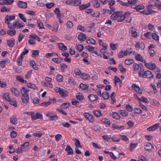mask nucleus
<instances>
[{"instance_id": "12", "label": "nucleus", "mask_w": 161, "mask_h": 161, "mask_svg": "<svg viewBox=\"0 0 161 161\" xmlns=\"http://www.w3.org/2000/svg\"><path fill=\"white\" fill-rule=\"evenodd\" d=\"M144 149L147 151L151 150L153 148L152 144L149 142H146L144 145Z\"/></svg>"}, {"instance_id": "45", "label": "nucleus", "mask_w": 161, "mask_h": 161, "mask_svg": "<svg viewBox=\"0 0 161 161\" xmlns=\"http://www.w3.org/2000/svg\"><path fill=\"white\" fill-rule=\"evenodd\" d=\"M37 24L38 27L40 29H44V26L42 21L40 19H37Z\"/></svg>"}, {"instance_id": "41", "label": "nucleus", "mask_w": 161, "mask_h": 161, "mask_svg": "<svg viewBox=\"0 0 161 161\" xmlns=\"http://www.w3.org/2000/svg\"><path fill=\"white\" fill-rule=\"evenodd\" d=\"M92 3H93V7L95 8H98L100 6V4L97 0H92Z\"/></svg>"}, {"instance_id": "51", "label": "nucleus", "mask_w": 161, "mask_h": 161, "mask_svg": "<svg viewBox=\"0 0 161 161\" xmlns=\"http://www.w3.org/2000/svg\"><path fill=\"white\" fill-rule=\"evenodd\" d=\"M137 145V144L136 143H131L129 146V150L132 152L133 150L135 148Z\"/></svg>"}, {"instance_id": "26", "label": "nucleus", "mask_w": 161, "mask_h": 161, "mask_svg": "<svg viewBox=\"0 0 161 161\" xmlns=\"http://www.w3.org/2000/svg\"><path fill=\"white\" fill-rule=\"evenodd\" d=\"M29 90L27 88L25 87H22L20 90V92L22 95H28L27 92Z\"/></svg>"}, {"instance_id": "57", "label": "nucleus", "mask_w": 161, "mask_h": 161, "mask_svg": "<svg viewBox=\"0 0 161 161\" xmlns=\"http://www.w3.org/2000/svg\"><path fill=\"white\" fill-rule=\"evenodd\" d=\"M118 68L121 72L123 73H125L126 72V69L123 68L122 64H119L118 66Z\"/></svg>"}, {"instance_id": "29", "label": "nucleus", "mask_w": 161, "mask_h": 161, "mask_svg": "<svg viewBox=\"0 0 161 161\" xmlns=\"http://www.w3.org/2000/svg\"><path fill=\"white\" fill-rule=\"evenodd\" d=\"M124 127V126H119L114 124H113L112 125V128L113 130H122V128Z\"/></svg>"}, {"instance_id": "56", "label": "nucleus", "mask_w": 161, "mask_h": 161, "mask_svg": "<svg viewBox=\"0 0 161 161\" xmlns=\"http://www.w3.org/2000/svg\"><path fill=\"white\" fill-rule=\"evenodd\" d=\"M27 86L29 88H32L34 89H36L37 88V86L35 85L31 84V83H27Z\"/></svg>"}, {"instance_id": "24", "label": "nucleus", "mask_w": 161, "mask_h": 161, "mask_svg": "<svg viewBox=\"0 0 161 161\" xmlns=\"http://www.w3.org/2000/svg\"><path fill=\"white\" fill-rule=\"evenodd\" d=\"M7 42L8 46L9 47H12L14 44L15 40L13 38H11L10 40H7Z\"/></svg>"}, {"instance_id": "34", "label": "nucleus", "mask_w": 161, "mask_h": 161, "mask_svg": "<svg viewBox=\"0 0 161 161\" xmlns=\"http://www.w3.org/2000/svg\"><path fill=\"white\" fill-rule=\"evenodd\" d=\"M68 67V66L67 65L64 63H62L60 65L59 69L61 71L64 72L65 69H66Z\"/></svg>"}, {"instance_id": "58", "label": "nucleus", "mask_w": 161, "mask_h": 161, "mask_svg": "<svg viewBox=\"0 0 161 161\" xmlns=\"http://www.w3.org/2000/svg\"><path fill=\"white\" fill-rule=\"evenodd\" d=\"M8 102L11 105H12L15 107H16L17 106V103L15 100L13 99L11 100L10 99Z\"/></svg>"}, {"instance_id": "6", "label": "nucleus", "mask_w": 161, "mask_h": 161, "mask_svg": "<svg viewBox=\"0 0 161 161\" xmlns=\"http://www.w3.org/2000/svg\"><path fill=\"white\" fill-rule=\"evenodd\" d=\"M30 114L32 119L35 120L37 119H42V115L41 113L39 112H37L35 113L32 112H30Z\"/></svg>"}, {"instance_id": "47", "label": "nucleus", "mask_w": 161, "mask_h": 161, "mask_svg": "<svg viewBox=\"0 0 161 161\" xmlns=\"http://www.w3.org/2000/svg\"><path fill=\"white\" fill-rule=\"evenodd\" d=\"M69 106V103H65L62 104L60 106L61 109H65Z\"/></svg>"}, {"instance_id": "53", "label": "nucleus", "mask_w": 161, "mask_h": 161, "mask_svg": "<svg viewBox=\"0 0 161 161\" xmlns=\"http://www.w3.org/2000/svg\"><path fill=\"white\" fill-rule=\"evenodd\" d=\"M152 38L155 41H158L159 40V38L158 36L155 33H152Z\"/></svg>"}, {"instance_id": "48", "label": "nucleus", "mask_w": 161, "mask_h": 161, "mask_svg": "<svg viewBox=\"0 0 161 161\" xmlns=\"http://www.w3.org/2000/svg\"><path fill=\"white\" fill-rule=\"evenodd\" d=\"M93 112L94 115L97 117H99L102 115L101 112L99 110H94Z\"/></svg>"}, {"instance_id": "17", "label": "nucleus", "mask_w": 161, "mask_h": 161, "mask_svg": "<svg viewBox=\"0 0 161 161\" xmlns=\"http://www.w3.org/2000/svg\"><path fill=\"white\" fill-rule=\"evenodd\" d=\"M155 6H156V5L154 3L153 4H150L148 5L146 7L147 10L151 12V14L154 13L156 11L155 10H152V8L153 7Z\"/></svg>"}, {"instance_id": "63", "label": "nucleus", "mask_w": 161, "mask_h": 161, "mask_svg": "<svg viewBox=\"0 0 161 161\" xmlns=\"http://www.w3.org/2000/svg\"><path fill=\"white\" fill-rule=\"evenodd\" d=\"M32 73V71L31 70H30L28 71L27 74L25 75V77L26 79H28L30 78L31 77Z\"/></svg>"}, {"instance_id": "36", "label": "nucleus", "mask_w": 161, "mask_h": 161, "mask_svg": "<svg viewBox=\"0 0 161 161\" xmlns=\"http://www.w3.org/2000/svg\"><path fill=\"white\" fill-rule=\"evenodd\" d=\"M76 98L81 102L84 99V97L83 95L80 93L78 92L76 93Z\"/></svg>"}, {"instance_id": "64", "label": "nucleus", "mask_w": 161, "mask_h": 161, "mask_svg": "<svg viewBox=\"0 0 161 161\" xmlns=\"http://www.w3.org/2000/svg\"><path fill=\"white\" fill-rule=\"evenodd\" d=\"M18 16L19 18L22 20L24 22H26V19L24 17V15L21 13H19L18 14Z\"/></svg>"}, {"instance_id": "32", "label": "nucleus", "mask_w": 161, "mask_h": 161, "mask_svg": "<svg viewBox=\"0 0 161 161\" xmlns=\"http://www.w3.org/2000/svg\"><path fill=\"white\" fill-rule=\"evenodd\" d=\"M10 90L11 92L14 93L16 96H19V92L14 87L11 88Z\"/></svg>"}, {"instance_id": "1", "label": "nucleus", "mask_w": 161, "mask_h": 161, "mask_svg": "<svg viewBox=\"0 0 161 161\" xmlns=\"http://www.w3.org/2000/svg\"><path fill=\"white\" fill-rule=\"evenodd\" d=\"M109 14H112L110 18L112 20H116L118 22H121L124 20V17L122 12L115 11L113 13L110 12Z\"/></svg>"}, {"instance_id": "21", "label": "nucleus", "mask_w": 161, "mask_h": 161, "mask_svg": "<svg viewBox=\"0 0 161 161\" xmlns=\"http://www.w3.org/2000/svg\"><path fill=\"white\" fill-rule=\"evenodd\" d=\"M21 98L23 103L26 104L29 101V97L28 95H22Z\"/></svg>"}, {"instance_id": "11", "label": "nucleus", "mask_w": 161, "mask_h": 161, "mask_svg": "<svg viewBox=\"0 0 161 161\" xmlns=\"http://www.w3.org/2000/svg\"><path fill=\"white\" fill-rule=\"evenodd\" d=\"M131 87L138 94H139L140 95H141L142 94V92L140 87L136 84H132L131 85Z\"/></svg>"}, {"instance_id": "22", "label": "nucleus", "mask_w": 161, "mask_h": 161, "mask_svg": "<svg viewBox=\"0 0 161 161\" xmlns=\"http://www.w3.org/2000/svg\"><path fill=\"white\" fill-rule=\"evenodd\" d=\"M9 29V30L7 31V33L10 36H14L16 33V31L15 30V28Z\"/></svg>"}, {"instance_id": "42", "label": "nucleus", "mask_w": 161, "mask_h": 161, "mask_svg": "<svg viewBox=\"0 0 161 161\" xmlns=\"http://www.w3.org/2000/svg\"><path fill=\"white\" fill-rule=\"evenodd\" d=\"M30 64L32 68L35 70H37L38 69V67L36 65L35 62L33 60H31L30 62Z\"/></svg>"}, {"instance_id": "19", "label": "nucleus", "mask_w": 161, "mask_h": 161, "mask_svg": "<svg viewBox=\"0 0 161 161\" xmlns=\"http://www.w3.org/2000/svg\"><path fill=\"white\" fill-rule=\"evenodd\" d=\"M88 98L90 101L94 102L97 100L98 99V97L97 95L91 94L88 96Z\"/></svg>"}, {"instance_id": "61", "label": "nucleus", "mask_w": 161, "mask_h": 161, "mask_svg": "<svg viewBox=\"0 0 161 161\" xmlns=\"http://www.w3.org/2000/svg\"><path fill=\"white\" fill-rule=\"evenodd\" d=\"M6 61L7 60L6 59H4L0 61V66L1 68H3L5 67V63Z\"/></svg>"}, {"instance_id": "40", "label": "nucleus", "mask_w": 161, "mask_h": 161, "mask_svg": "<svg viewBox=\"0 0 161 161\" xmlns=\"http://www.w3.org/2000/svg\"><path fill=\"white\" fill-rule=\"evenodd\" d=\"M90 2H89L87 4L80 5L79 6V8L80 10H84L86 8H87L89 7L90 6Z\"/></svg>"}, {"instance_id": "33", "label": "nucleus", "mask_w": 161, "mask_h": 161, "mask_svg": "<svg viewBox=\"0 0 161 161\" xmlns=\"http://www.w3.org/2000/svg\"><path fill=\"white\" fill-rule=\"evenodd\" d=\"M2 95L3 97L5 99L8 101L10 100V98L9 97V94L8 93L3 92L2 93Z\"/></svg>"}, {"instance_id": "9", "label": "nucleus", "mask_w": 161, "mask_h": 161, "mask_svg": "<svg viewBox=\"0 0 161 161\" xmlns=\"http://www.w3.org/2000/svg\"><path fill=\"white\" fill-rule=\"evenodd\" d=\"M47 117H49L50 120L51 121L58 119V117L56 114H53L51 112H49L46 114Z\"/></svg>"}, {"instance_id": "7", "label": "nucleus", "mask_w": 161, "mask_h": 161, "mask_svg": "<svg viewBox=\"0 0 161 161\" xmlns=\"http://www.w3.org/2000/svg\"><path fill=\"white\" fill-rule=\"evenodd\" d=\"M144 65L146 68L149 69L153 70L155 69L156 68L155 64L152 62L147 63L146 61L144 60Z\"/></svg>"}, {"instance_id": "62", "label": "nucleus", "mask_w": 161, "mask_h": 161, "mask_svg": "<svg viewBox=\"0 0 161 161\" xmlns=\"http://www.w3.org/2000/svg\"><path fill=\"white\" fill-rule=\"evenodd\" d=\"M54 11L56 14L57 18H59V17H60V10L59 8H56Z\"/></svg>"}, {"instance_id": "31", "label": "nucleus", "mask_w": 161, "mask_h": 161, "mask_svg": "<svg viewBox=\"0 0 161 161\" xmlns=\"http://www.w3.org/2000/svg\"><path fill=\"white\" fill-rule=\"evenodd\" d=\"M84 115L87 121H91L92 119L93 116L87 113H85Z\"/></svg>"}, {"instance_id": "60", "label": "nucleus", "mask_w": 161, "mask_h": 161, "mask_svg": "<svg viewBox=\"0 0 161 161\" xmlns=\"http://www.w3.org/2000/svg\"><path fill=\"white\" fill-rule=\"evenodd\" d=\"M39 54V51L37 50H32V57L35 58L36 55Z\"/></svg>"}, {"instance_id": "50", "label": "nucleus", "mask_w": 161, "mask_h": 161, "mask_svg": "<svg viewBox=\"0 0 161 161\" xmlns=\"http://www.w3.org/2000/svg\"><path fill=\"white\" fill-rule=\"evenodd\" d=\"M79 87L82 90H86L88 88V86L85 84L80 83L79 85Z\"/></svg>"}, {"instance_id": "14", "label": "nucleus", "mask_w": 161, "mask_h": 161, "mask_svg": "<svg viewBox=\"0 0 161 161\" xmlns=\"http://www.w3.org/2000/svg\"><path fill=\"white\" fill-rule=\"evenodd\" d=\"M78 38L80 42H82L85 41L87 37L85 34L81 33H80L78 35Z\"/></svg>"}, {"instance_id": "35", "label": "nucleus", "mask_w": 161, "mask_h": 161, "mask_svg": "<svg viewBox=\"0 0 161 161\" xmlns=\"http://www.w3.org/2000/svg\"><path fill=\"white\" fill-rule=\"evenodd\" d=\"M118 112L120 114L124 117L127 116L128 114V112L125 110L120 109L119 110Z\"/></svg>"}, {"instance_id": "28", "label": "nucleus", "mask_w": 161, "mask_h": 161, "mask_svg": "<svg viewBox=\"0 0 161 161\" xmlns=\"http://www.w3.org/2000/svg\"><path fill=\"white\" fill-rule=\"evenodd\" d=\"M135 58L136 60H138L144 63L145 60H143L142 56L140 54H136L135 55Z\"/></svg>"}, {"instance_id": "38", "label": "nucleus", "mask_w": 161, "mask_h": 161, "mask_svg": "<svg viewBox=\"0 0 161 161\" xmlns=\"http://www.w3.org/2000/svg\"><path fill=\"white\" fill-rule=\"evenodd\" d=\"M112 117L116 120H118L120 118V116L119 113L117 112H113L112 113Z\"/></svg>"}, {"instance_id": "20", "label": "nucleus", "mask_w": 161, "mask_h": 161, "mask_svg": "<svg viewBox=\"0 0 161 161\" xmlns=\"http://www.w3.org/2000/svg\"><path fill=\"white\" fill-rule=\"evenodd\" d=\"M159 125V124L158 123H156L155 125L147 128V130L148 131H154L158 128Z\"/></svg>"}, {"instance_id": "37", "label": "nucleus", "mask_w": 161, "mask_h": 161, "mask_svg": "<svg viewBox=\"0 0 161 161\" xmlns=\"http://www.w3.org/2000/svg\"><path fill=\"white\" fill-rule=\"evenodd\" d=\"M65 151H67V154L68 155L72 154L73 153V151L69 145H67L66 146Z\"/></svg>"}, {"instance_id": "5", "label": "nucleus", "mask_w": 161, "mask_h": 161, "mask_svg": "<svg viewBox=\"0 0 161 161\" xmlns=\"http://www.w3.org/2000/svg\"><path fill=\"white\" fill-rule=\"evenodd\" d=\"M81 3V0H67L65 2L66 4L74 6H79Z\"/></svg>"}, {"instance_id": "27", "label": "nucleus", "mask_w": 161, "mask_h": 161, "mask_svg": "<svg viewBox=\"0 0 161 161\" xmlns=\"http://www.w3.org/2000/svg\"><path fill=\"white\" fill-rule=\"evenodd\" d=\"M23 60V57L19 55L17 58L16 59L17 64L19 66H21L22 64V61Z\"/></svg>"}, {"instance_id": "2", "label": "nucleus", "mask_w": 161, "mask_h": 161, "mask_svg": "<svg viewBox=\"0 0 161 161\" xmlns=\"http://www.w3.org/2000/svg\"><path fill=\"white\" fill-rule=\"evenodd\" d=\"M138 75L140 77H146L147 78H150L153 77V75L151 72L147 70L143 73V71L141 69H140V71L139 72Z\"/></svg>"}, {"instance_id": "4", "label": "nucleus", "mask_w": 161, "mask_h": 161, "mask_svg": "<svg viewBox=\"0 0 161 161\" xmlns=\"http://www.w3.org/2000/svg\"><path fill=\"white\" fill-rule=\"evenodd\" d=\"M54 90L56 92L58 93L61 97H67L68 92L64 89L59 87H56Z\"/></svg>"}, {"instance_id": "3", "label": "nucleus", "mask_w": 161, "mask_h": 161, "mask_svg": "<svg viewBox=\"0 0 161 161\" xmlns=\"http://www.w3.org/2000/svg\"><path fill=\"white\" fill-rule=\"evenodd\" d=\"M15 17L14 15L8 16L7 15L4 18L5 23L8 25V28L11 29L12 24L10 22V21L15 19Z\"/></svg>"}, {"instance_id": "44", "label": "nucleus", "mask_w": 161, "mask_h": 161, "mask_svg": "<svg viewBox=\"0 0 161 161\" xmlns=\"http://www.w3.org/2000/svg\"><path fill=\"white\" fill-rule=\"evenodd\" d=\"M133 60L130 58L126 59L125 61V64L127 65H130L133 63Z\"/></svg>"}, {"instance_id": "54", "label": "nucleus", "mask_w": 161, "mask_h": 161, "mask_svg": "<svg viewBox=\"0 0 161 161\" xmlns=\"http://www.w3.org/2000/svg\"><path fill=\"white\" fill-rule=\"evenodd\" d=\"M16 79L17 80H19L21 82L25 83L27 82V81L24 80L23 78L20 75L17 76L16 77Z\"/></svg>"}, {"instance_id": "55", "label": "nucleus", "mask_w": 161, "mask_h": 161, "mask_svg": "<svg viewBox=\"0 0 161 161\" xmlns=\"http://www.w3.org/2000/svg\"><path fill=\"white\" fill-rule=\"evenodd\" d=\"M132 53V49L131 48L126 49L124 52V54L125 56L130 55Z\"/></svg>"}, {"instance_id": "46", "label": "nucleus", "mask_w": 161, "mask_h": 161, "mask_svg": "<svg viewBox=\"0 0 161 161\" xmlns=\"http://www.w3.org/2000/svg\"><path fill=\"white\" fill-rule=\"evenodd\" d=\"M102 96L104 99L107 100L109 97V93L107 92H104L103 93Z\"/></svg>"}, {"instance_id": "43", "label": "nucleus", "mask_w": 161, "mask_h": 161, "mask_svg": "<svg viewBox=\"0 0 161 161\" xmlns=\"http://www.w3.org/2000/svg\"><path fill=\"white\" fill-rule=\"evenodd\" d=\"M56 79L58 82H62L63 80V77L61 75L58 74L56 75Z\"/></svg>"}, {"instance_id": "52", "label": "nucleus", "mask_w": 161, "mask_h": 161, "mask_svg": "<svg viewBox=\"0 0 161 161\" xmlns=\"http://www.w3.org/2000/svg\"><path fill=\"white\" fill-rule=\"evenodd\" d=\"M114 82L115 85H116V83H118V82H120V85L121 86V84L122 83V81L121 80H120L119 78L117 76H115L114 77Z\"/></svg>"}, {"instance_id": "30", "label": "nucleus", "mask_w": 161, "mask_h": 161, "mask_svg": "<svg viewBox=\"0 0 161 161\" xmlns=\"http://www.w3.org/2000/svg\"><path fill=\"white\" fill-rule=\"evenodd\" d=\"M86 42L87 44H91L92 45H94L96 43L95 40L92 38H90L88 37L86 38Z\"/></svg>"}, {"instance_id": "16", "label": "nucleus", "mask_w": 161, "mask_h": 161, "mask_svg": "<svg viewBox=\"0 0 161 161\" xmlns=\"http://www.w3.org/2000/svg\"><path fill=\"white\" fill-rule=\"evenodd\" d=\"M131 8H134L137 11H139L140 10L143 9L145 8V6L142 4H139L136 6L132 5Z\"/></svg>"}, {"instance_id": "8", "label": "nucleus", "mask_w": 161, "mask_h": 161, "mask_svg": "<svg viewBox=\"0 0 161 161\" xmlns=\"http://www.w3.org/2000/svg\"><path fill=\"white\" fill-rule=\"evenodd\" d=\"M24 26L23 23H19L17 22L16 20L13 21L12 23V28H16L17 29H20L21 28Z\"/></svg>"}, {"instance_id": "23", "label": "nucleus", "mask_w": 161, "mask_h": 161, "mask_svg": "<svg viewBox=\"0 0 161 161\" xmlns=\"http://www.w3.org/2000/svg\"><path fill=\"white\" fill-rule=\"evenodd\" d=\"M57 44L60 50L64 51L67 49L66 47L63 43H58Z\"/></svg>"}, {"instance_id": "25", "label": "nucleus", "mask_w": 161, "mask_h": 161, "mask_svg": "<svg viewBox=\"0 0 161 161\" xmlns=\"http://www.w3.org/2000/svg\"><path fill=\"white\" fill-rule=\"evenodd\" d=\"M80 77L82 79L85 80H89L91 79L90 76L85 73L81 74Z\"/></svg>"}, {"instance_id": "18", "label": "nucleus", "mask_w": 161, "mask_h": 161, "mask_svg": "<svg viewBox=\"0 0 161 161\" xmlns=\"http://www.w3.org/2000/svg\"><path fill=\"white\" fill-rule=\"evenodd\" d=\"M14 2V0H0V4L5 5H10Z\"/></svg>"}, {"instance_id": "15", "label": "nucleus", "mask_w": 161, "mask_h": 161, "mask_svg": "<svg viewBox=\"0 0 161 161\" xmlns=\"http://www.w3.org/2000/svg\"><path fill=\"white\" fill-rule=\"evenodd\" d=\"M17 6L20 8H25L27 7V4L26 3L19 1L17 3Z\"/></svg>"}, {"instance_id": "39", "label": "nucleus", "mask_w": 161, "mask_h": 161, "mask_svg": "<svg viewBox=\"0 0 161 161\" xmlns=\"http://www.w3.org/2000/svg\"><path fill=\"white\" fill-rule=\"evenodd\" d=\"M71 103L73 105H75L76 107H80L81 105L79 102L74 99H72L71 100Z\"/></svg>"}, {"instance_id": "59", "label": "nucleus", "mask_w": 161, "mask_h": 161, "mask_svg": "<svg viewBox=\"0 0 161 161\" xmlns=\"http://www.w3.org/2000/svg\"><path fill=\"white\" fill-rule=\"evenodd\" d=\"M76 49L79 52H81L83 49V46L81 45H76L75 46Z\"/></svg>"}, {"instance_id": "10", "label": "nucleus", "mask_w": 161, "mask_h": 161, "mask_svg": "<svg viewBox=\"0 0 161 161\" xmlns=\"http://www.w3.org/2000/svg\"><path fill=\"white\" fill-rule=\"evenodd\" d=\"M129 32L131 34V36L134 37H136L137 36L136 29L133 27L130 28Z\"/></svg>"}, {"instance_id": "13", "label": "nucleus", "mask_w": 161, "mask_h": 161, "mask_svg": "<svg viewBox=\"0 0 161 161\" xmlns=\"http://www.w3.org/2000/svg\"><path fill=\"white\" fill-rule=\"evenodd\" d=\"M86 48L91 53H94L95 54H97V50L95 47L88 45L86 47Z\"/></svg>"}, {"instance_id": "49", "label": "nucleus", "mask_w": 161, "mask_h": 161, "mask_svg": "<svg viewBox=\"0 0 161 161\" xmlns=\"http://www.w3.org/2000/svg\"><path fill=\"white\" fill-rule=\"evenodd\" d=\"M10 11V8L5 6L1 8L0 11L1 12H9Z\"/></svg>"}]
</instances>
